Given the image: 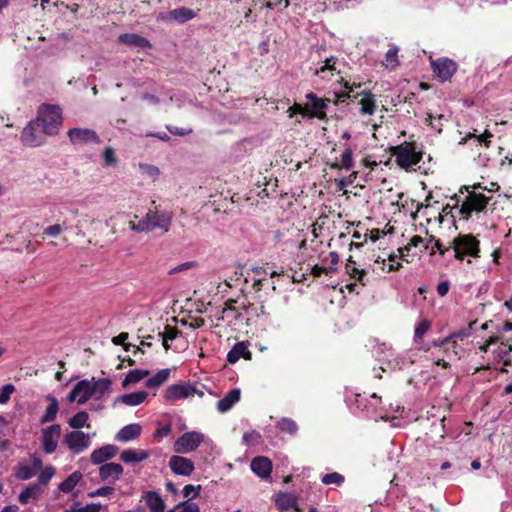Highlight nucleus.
Wrapping results in <instances>:
<instances>
[{
  "instance_id": "1",
  "label": "nucleus",
  "mask_w": 512,
  "mask_h": 512,
  "mask_svg": "<svg viewBox=\"0 0 512 512\" xmlns=\"http://www.w3.org/2000/svg\"><path fill=\"white\" fill-rule=\"evenodd\" d=\"M306 102L304 104L294 103V112H299L302 118H317L319 120L328 121L329 118H339L337 112L332 106H338L340 101L335 99V91L328 92L327 96L319 97L314 92L305 95Z\"/></svg>"
},
{
  "instance_id": "2",
  "label": "nucleus",
  "mask_w": 512,
  "mask_h": 512,
  "mask_svg": "<svg viewBox=\"0 0 512 512\" xmlns=\"http://www.w3.org/2000/svg\"><path fill=\"white\" fill-rule=\"evenodd\" d=\"M390 153L401 169L409 171L422 161L425 151L420 137L412 134L408 140L403 141L399 145L392 146Z\"/></svg>"
},
{
  "instance_id": "3",
  "label": "nucleus",
  "mask_w": 512,
  "mask_h": 512,
  "mask_svg": "<svg viewBox=\"0 0 512 512\" xmlns=\"http://www.w3.org/2000/svg\"><path fill=\"white\" fill-rule=\"evenodd\" d=\"M63 123V110L57 104L43 103L37 109V117L26 128H59Z\"/></svg>"
},
{
  "instance_id": "4",
  "label": "nucleus",
  "mask_w": 512,
  "mask_h": 512,
  "mask_svg": "<svg viewBox=\"0 0 512 512\" xmlns=\"http://www.w3.org/2000/svg\"><path fill=\"white\" fill-rule=\"evenodd\" d=\"M454 250L456 260L463 261L465 257L480 258V241L472 234L459 233L449 245Z\"/></svg>"
},
{
  "instance_id": "5",
  "label": "nucleus",
  "mask_w": 512,
  "mask_h": 512,
  "mask_svg": "<svg viewBox=\"0 0 512 512\" xmlns=\"http://www.w3.org/2000/svg\"><path fill=\"white\" fill-rule=\"evenodd\" d=\"M464 189L467 191V196L459 208V214L462 219L469 220L472 213H481L486 209L491 197H488L481 192L469 190V186H463L460 189V192L463 193Z\"/></svg>"
},
{
  "instance_id": "6",
  "label": "nucleus",
  "mask_w": 512,
  "mask_h": 512,
  "mask_svg": "<svg viewBox=\"0 0 512 512\" xmlns=\"http://www.w3.org/2000/svg\"><path fill=\"white\" fill-rule=\"evenodd\" d=\"M430 66L440 82L450 81L458 70V64L448 57L430 59Z\"/></svg>"
},
{
  "instance_id": "7",
  "label": "nucleus",
  "mask_w": 512,
  "mask_h": 512,
  "mask_svg": "<svg viewBox=\"0 0 512 512\" xmlns=\"http://www.w3.org/2000/svg\"><path fill=\"white\" fill-rule=\"evenodd\" d=\"M203 441V434L192 431L181 435L174 444L177 453H189L195 451Z\"/></svg>"
},
{
  "instance_id": "8",
  "label": "nucleus",
  "mask_w": 512,
  "mask_h": 512,
  "mask_svg": "<svg viewBox=\"0 0 512 512\" xmlns=\"http://www.w3.org/2000/svg\"><path fill=\"white\" fill-rule=\"evenodd\" d=\"M64 443L74 454H80L90 446L91 440L89 434L76 430L64 436Z\"/></svg>"
},
{
  "instance_id": "9",
  "label": "nucleus",
  "mask_w": 512,
  "mask_h": 512,
  "mask_svg": "<svg viewBox=\"0 0 512 512\" xmlns=\"http://www.w3.org/2000/svg\"><path fill=\"white\" fill-rule=\"evenodd\" d=\"M61 435V426L59 424H52L51 426L42 430L41 446L46 454L55 452L58 446V440Z\"/></svg>"
},
{
  "instance_id": "10",
  "label": "nucleus",
  "mask_w": 512,
  "mask_h": 512,
  "mask_svg": "<svg viewBox=\"0 0 512 512\" xmlns=\"http://www.w3.org/2000/svg\"><path fill=\"white\" fill-rule=\"evenodd\" d=\"M58 130H22L20 140L26 147H37L45 143L48 136L56 135Z\"/></svg>"
},
{
  "instance_id": "11",
  "label": "nucleus",
  "mask_w": 512,
  "mask_h": 512,
  "mask_svg": "<svg viewBox=\"0 0 512 512\" xmlns=\"http://www.w3.org/2000/svg\"><path fill=\"white\" fill-rule=\"evenodd\" d=\"M94 396V390L91 386V381H79L68 395V401H77L79 404L86 403L91 397Z\"/></svg>"
},
{
  "instance_id": "12",
  "label": "nucleus",
  "mask_w": 512,
  "mask_h": 512,
  "mask_svg": "<svg viewBox=\"0 0 512 512\" xmlns=\"http://www.w3.org/2000/svg\"><path fill=\"white\" fill-rule=\"evenodd\" d=\"M196 387L188 384H172L165 390L163 395L166 401H177L194 395Z\"/></svg>"
},
{
  "instance_id": "13",
  "label": "nucleus",
  "mask_w": 512,
  "mask_h": 512,
  "mask_svg": "<svg viewBox=\"0 0 512 512\" xmlns=\"http://www.w3.org/2000/svg\"><path fill=\"white\" fill-rule=\"evenodd\" d=\"M338 84H340L343 89L341 90H334L335 91V99L336 101H340V103H345L347 100L354 101L358 98L360 93H354V90L357 88H360L362 84L356 83V82H350L348 80H345L343 77H341L338 81Z\"/></svg>"
},
{
  "instance_id": "14",
  "label": "nucleus",
  "mask_w": 512,
  "mask_h": 512,
  "mask_svg": "<svg viewBox=\"0 0 512 512\" xmlns=\"http://www.w3.org/2000/svg\"><path fill=\"white\" fill-rule=\"evenodd\" d=\"M146 215L150 225L153 226V230L159 228L164 233L170 230L172 223V216L170 213L165 211L149 210Z\"/></svg>"
},
{
  "instance_id": "15",
  "label": "nucleus",
  "mask_w": 512,
  "mask_h": 512,
  "mask_svg": "<svg viewBox=\"0 0 512 512\" xmlns=\"http://www.w3.org/2000/svg\"><path fill=\"white\" fill-rule=\"evenodd\" d=\"M474 132H477L478 130H473ZM493 135L489 132V130H484L482 134L477 135L476 133H467L464 137L461 138L459 141L460 145L466 144L468 145L471 150L474 149V147H485L488 148L491 143V138Z\"/></svg>"
},
{
  "instance_id": "16",
  "label": "nucleus",
  "mask_w": 512,
  "mask_h": 512,
  "mask_svg": "<svg viewBox=\"0 0 512 512\" xmlns=\"http://www.w3.org/2000/svg\"><path fill=\"white\" fill-rule=\"evenodd\" d=\"M239 301L236 299H229L225 302L224 308L221 310L220 315L217 316V320L227 322L229 325H234L242 319V313L239 308L235 306Z\"/></svg>"
},
{
  "instance_id": "17",
  "label": "nucleus",
  "mask_w": 512,
  "mask_h": 512,
  "mask_svg": "<svg viewBox=\"0 0 512 512\" xmlns=\"http://www.w3.org/2000/svg\"><path fill=\"white\" fill-rule=\"evenodd\" d=\"M170 469L177 475L189 476L194 471V463L185 457L173 455L169 459Z\"/></svg>"
},
{
  "instance_id": "18",
  "label": "nucleus",
  "mask_w": 512,
  "mask_h": 512,
  "mask_svg": "<svg viewBox=\"0 0 512 512\" xmlns=\"http://www.w3.org/2000/svg\"><path fill=\"white\" fill-rule=\"evenodd\" d=\"M123 467L121 464L110 462L105 463L99 468V476L101 480L109 483H115L123 474Z\"/></svg>"
},
{
  "instance_id": "19",
  "label": "nucleus",
  "mask_w": 512,
  "mask_h": 512,
  "mask_svg": "<svg viewBox=\"0 0 512 512\" xmlns=\"http://www.w3.org/2000/svg\"><path fill=\"white\" fill-rule=\"evenodd\" d=\"M119 448L116 445L107 444L98 449H95L90 456V460L93 464H105L106 461L114 458L118 453Z\"/></svg>"
},
{
  "instance_id": "20",
  "label": "nucleus",
  "mask_w": 512,
  "mask_h": 512,
  "mask_svg": "<svg viewBox=\"0 0 512 512\" xmlns=\"http://www.w3.org/2000/svg\"><path fill=\"white\" fill-rule=\"evenodd\" d=\"M197 16V12L187 7L175 8L165 15H160L163 20H173L177 23L183 24Z\"/></svg>"
},
{
  "instance_id": "21",
  "label": "nucleus",
  "mask_w": 512,
  "mask_h": 512,
  "mask_svg": "<svg viewBox=\"0 0 512 512\" xmlns=\"http://www.w3.org/2000/svg\"><path fill=\"white\" fill-rule=\"evenodd\" d=\"M272 468L271 460L265 456H257L251 461V470L262 479L270 477Z\"/></svg>"
},
{
  "instance_id": "22",
  "label": "nucleus",
  "mask_w": 512,
  "mask_h": 512,
  "mask_svg": "<svg viewBox=\"0 0 512 512\" xmlns=\"http://www.w3.org/2000/svg\"><path fill=\"white\" fill-rule=\"evenodd\" d=\"M252 357V353L248 349V344L246 342H238L236 343L232 349L227 354V361L230 364L236 363L240 358H244L246 360H250Z\"/></svg>"
},
{
  "instance_id": "23",
  "label": "nucleus",
  "mask_w": 512,
  "mask_h": 512,
  "mask_svg": "<svg viewBox=\"0 0 512 512\" xmlns=\"http://www.w3.org/2000/svg\"><path fill=\"white\" fill-rule=\"evenodd\" d=\"M118 42L121 44L139 47V48H151L152 47L150 41L147 38H145L139 34H135V33L121 34L118 38Z\"/></svg>"
},
{
  "instance_id": "24",
  "label": "nucleus",
  "mask_w": 512,
  "mask_h": 512,
  "mask_svg": "<svg viewBox=\"0 0 512 512\" xmlns=\"http://www.w3.org/2000/svg\"><path fill=\"white\" fill-rule=\"evenodd\" d=\"M338 146L340 148H343V153H342V156H341V162L338 163V162H335L334 164L331 165L332 168H336V169H346V170H349L353 167V147L346 143V142H342V141H339V144Z\"/></svg>"
},
{
  "instance_id": "25",
  "label": "nucleus",
  "mask_w": 512,
  "mask_h": 512,
  "mask_svg": "<svg viewBox=\"0 0 512 512\" xmlns=\"http://www.w3.org/2000/svg\"><path fill=\"white\" fill-rule=\"evenodd\" d=\"M476 322L469 323L468 327L462 328L454 333H452L450 336L444 338L441 340V342L438 344L440 347H443L445 350H448L449 348H456V338L464 339L471 335L472 327Z\"/></svg>"
},
{
  "instance_id": "26",
  "label": "nucleus",
  "mask_w": 512,
  "mask_h": 512,
  "mask_svg": "<svg viewBox=\"0 0 512 512\" xmlns=\"http://www.w3.org/2000/svg\"><path fill=\"white\" fill-rule=\"evenodd\" d=\"M241 397V391L239 388H234L228 391V393L217 402V409L221 413L229 411Z\"/></svg>"
},
{
  "instance_id": "27",
  "label": "nucleus",
  "mask_w": 512,
  "mask_h": 512,
  "mask_svg": "<svg viewBox=\"0 0 512 512\" xmlns=\"http://www.w3.org/2000/svg\"><path fill=\"white\" fill-rule=\"evenodd\" d=\"M142 428L139 424L133 423L124 426L115 436V439L120 442H128L138 438L141 434Z\"/></svg>"
},
{
  "instance_id": "28",
  "label": "nucleus",
  "mask_w": 512,
  "mask_h": 512,
  "mask_svg": "<svg viewBox=\"0 0 512 512\" xmlns=\"http://www.w3.org/2000/svg\"><path fill=\"white\" fill-rule=\"evenodd\" d=\"M149 453L142 449H126L120 454V460L124 463L135 464L148 459Z\"/></svg>"
},
{
  "instance_id": "29",
  "label": "nucleus",
  "mask_w": 512,
  "mask_h": 512,
  "mask_svg": "<svg viewBox=\"0 0 512 512\" xmlns=\"http://www.w3.org/2000/svg\"><path fill=\"white\" fill-rule=\"evenodd\" d=\"M68 136L73 144L98 141L95 130H68Z\"/></svg>"
},
{
  "instance_id": "30",
  "label": "nucleus",
  "mask_w": 512,
  "mask_h": 512,
  "mask_svg": "<svg viewBox=\"0 0 512 512\" xmlns=\"http://www.w3.org/2000/svg\"><path fill=\"white\" fill-rule=\"evenodd\" d=\"M143 498L151 512H164V501L157 492L148 491Z\"/></svg>"
},
{
  "instance_id": "31",
  "label": "nucleus",
  "mask_w": 512,
  "mask_h": 512,
  "mask_svg": "<svg viewBox=\"0 0 512 512\" xmlns=\"http://www.w3.org/2000/svg\"><path fill=\"white\" fill-rule=\"evenodd\" d=\"M359 96H362L359 101L361 113L369 115L373 114L376 109V99L374 94L370 91H362Z\"/></svg>"
},
{
  "instance_id": "32",
  "label": "nucleus",
  "mask_w": 512,
  "mask_h": 512,
  "mask_svg": "<svg viewBox=\"0 0 512 512\" xmlns=\"http://www.w3.org/2000/svg\"><path fill=\"white\" fill-rule=\"evenodd\" d=\"M148 397L146 391H137L121 395L118 399L128 406H136L143 403Z\"/></svg>"
},
{
  "instance_id": "33",
  "label": "nucleus",
  "mask_w": 512,
  "mask_h": 512,
  "mask_svg": "<svg viewBox=\"0 0 512 512\" xmlns=\"http://www.w3.org/2000/svg\"><path fill=\"white\" fill-rule=\"evenodd\" d=\"M356 262L353 260L352 256H349L347 259V263L345 266L346 273L351 277L356 279L359 283H361L363 286H365L364 277L366 276L367 272L364 269H358L355 266Z\"/></svg>"
},
{
  "instance_id": "34",
  "label": "nucleus",
  "mask_w": 512,
  "mask_h": 512,
  "mask_svg": "<svg viewBox=\"0 0 512 512\" xmlns=\"http://www.w3.org/2000/svg\"><path fill=\"white\" fill-rule=\"evenodd\" d=\"M170 376V369L165 368L162 370H159L155 375L150 377L146 383L145 386L149 389H155L163 385Z\"/></svg>"
},
{
  "instance_id": "35",
  "label": "nucleus",
  "mask_w": 512,
  "mask_h": 512,
  "mask_svg": "<svg viewBox=\"0 0 512 512\" xmlns=\"http://www.w3.org/2000/svg\"><path fill=\"white\" fill-rule=\"evenodd\" d=\"M81 479L82 473L80 471H75L71 473L64 481H62L58 488L64 493H69L76 487Z\"/></svg>"
},
{
  "instance_id": "36",
  "label": "nucleus",
  "mask_w": 512,
  "mask_h": 512,
  "mask_svg": "<svg viewBox=\"0 0 512 512\" xmlns=\"http://www.w3.org/2000/svg\"><path fill=\"white\" fill-rule=\"evenodd\" d=\"M268 104H275V107H272V110H284L286 113H288L289 118H293L294 116L299 115V112L293 111L294 104L290 105L289 98L270 99V101H268Z\"/></svg>"
},
{
  "instance_id": "37",
  "label": "nucleus",
  "mask_w": 512,
  "mask_h": 512,
  "mask_svg": "<svg viewBox=\"0 0 512 512\" xmlns=\"http://www.w3.org/2000/svg\"><path fill=\"white\" fill-rule=\"evenodd\" d=\"M48 400L50 401V404L47 406L44 415L41 417L40 422L42 424L54 421L59 409L58 401L55 397L48 396Z\"/></svg>"
},
{
  "instance_id": "38",
  "label": "nucleus",
  "mask_w": 512,
  "mask_h": 512,
  "mask_svg": "<svg viewBox=\"0 0 512 512\" xmlns=\"http://www.w3.org/2000/svg\"><path fill=\"white\" fill-rule=\"evenodd\" d=\"M91 386L94 390L93 397L100 399L110 389L111 381L108 378H100L91 381Z\"/></svg>"
},
{
  "instance_id": "39",
  "label": "nucleus",
  "mask_w": 512,
  "mask_h": 512,
  "mask_svg": "<svg viewBox=\"0 0 512 512\" xmlns=\"http://www.w3.org/2000/svg\"><path fill=\"white\" fill-rule=\"evenodd\" d=\"M150 374L149 370L134 369L128 372L122 381V387L126 388L131 383H137Z\"/></svg>"
},
{
  "instance_id": "40",
  "label": "nucleus",
  "mask_w": 512,
  "mask_h": 512,
  "mask_svg": "<svg viewBox=\"0 0 512 512\" xmlns=\"http://www.w3.org/2000/svg\"><path fill=\"white\" fill-rule=\"evenodd\" d=\"M276 426L281 432H285L290 435H294L298 431L297 423L293 419L287 417L281 418L277 422Z\"/></svg>"
},
{
  "instance_id": "41",
  "label": "nucleus",
  "mask_w": 512,
  "mask_h": 512,
  "mask_svg": "<svg viewBox=\"0 0 512 512\" xmlns=\"http://www.w3.org/2000/svg\"><path fill=\"white\" fill-rule=\"evenodd\" d=\"M40 491L38 484H30L18 496L21 504H27L30 499L35 498Z\"/></svg>"
},
{
  "instance_id": "42",
  "label": "nucleus",
  "mask_w": 512,
  "mask_h": 512,
  "mask_svg": "<svg viewBox=\"0 0 512 512\" xmlns=\"http://www.w3.org/2000/svg\"><path fill=\"white\" fill-rule=\"evenodd\" d=\"M296 504V498L289 493H280L276 498V505L281 510H289Z\"/></svg>"
},
{
  "instance_id": "43",
  "label": "nucleus",
  "mask_w": 512,
  "mask_h": 512,
  "mask_svg": "<svg viewBox=\"0 0 512 512\" xmlns=\"http://www.w3.org/2000/svg\"><path fill=\"white\" fill-rule=\"evenodd\" d=\"M423 243V238L419 235H414L409 243L407 245H405L404 247H401L398 249L399 253H400V257L406 261V262H409V259H408V256H409V251L412 247H418L420 244Z\"/></svg>"
},
{
  "instance_id": "44",
  "label": "nucleus",
  "mask_w": 512,
  "mask_h": 512,
  "mask_svg": "<svg viewBox=\"0 0 512 512\" xmlns=\"http://www.w3.org/2000/svg\"><path fill=\"white\" fill-rule=\"evenodd\" d=\"M397 258H398V256H397V255H395V254H393V253H392V254H390V255L388 256V259H389V261H390L391 263H390V264H388V265H386V263H385V259H381V257H380V256H378V257L375 259V263H379V264H381V265H382V267H381V268H382V270H383V271H385V270H386L387 272L397 271V270H399V269L401 268V266H402L400 262H395Z\"/></svg>"
},
{
  "instance_id": "45",
  "label": "nucleus",
  "mask_w": 512,
  "mask_h": 512,
  "mask_svg": "<svg viewBox=\"0 0 512 512\" xmlns=\"http://www.w3.org/2000/svg\"><path fill=\"white\" fill-rule=\"evenodd\" d=\"M102 505L100 503H91L81 506L79 502L73 503L66 512H100Z\"/></svg>"
},
{
  "instance_id": "46",
  "label": "nucleus",
  "mask_w": 512,
  "mask_h": 512,
  "mask_svg": "<svg viewBox=\"0 0 512 512\" xmlns=\"http://www.w3.org/2000/svg\"><path fill=\"white\" fill-rule=\"evenodd\" d=\"M89 415L86 411H80L69 419L68 424L73 429H80L87 423Z\"/></svg>"
},
{
  "instance_id": "47",
  "label": "nucleus",
  "mask_w": 512,
  "mask_h": 512,
  "mask_svg": "<svg viewBox=\"0 0 512 512\" xmlns=\"http://www.w3.org/2000/svg\"><path fill=\"white\" fill-rule=\"evenodd\" d=\"M139 169L142 175L146 176L152 181H155L160 175L159 168L151 164L139 163Z\"/></svg>"
},
{
  "instance_id": "48",
  "label": "nucleus",
  "mask_w": 512,
  "mask_h": 512,
  "mask_svg": "<svg viewBox=\"0 0 512 512\" xmlns=\"http://www.w3.org/2000/svg\"><path fill=\"white\" fill-rule=\"evenodd\" d=\"M129 228L137 233L153 231V226L150 225L147 215L141 219L138 223L129 221Z\"/></svg>"
},
{
  "instance_id": "49",
  "label": "nucleus",
  "mask_w": 512,
  "mask_h": 512,
  "mask_svg": "<svg viewBox=\"0 0 512 512\" xmlns=\"http://www.w3.org/2000/svg\"><path fill=\"white\" fill-rule=\"evenodd\" d=\"M431 323L427 319L421 320L415 328L414 331V340L417 343H420L423 340L425 333L430 329Z\"/></svg>"
},
{
  "instance_id": "50",
  "label": "nucleus",
  "mask_w": 512,
  "mask_h": 512,
  "mask_svg": "<svg viewBox=\"0 0 512 512\" xmlns=\"http://www.w3.org/2000/svg\"><path fill=\"white\" fill-rule=\"evenodd\" d=\"M344 481V476L338 472L327 473L321 478V482L325 485L335 484L340 486Z\"/></svg>"
},
{
  "instance_id": "51",
  "label": "nucleus",
  "mask_w": 512,
  "mask_h": 512,
  "mask_svg": "<svg viewBox=\"0 0 512 512\" xmlns=\"http://www.w3.org/2000/svg\"><path fill=\"white\" fill-rule=\"evenodd\" d=\"M181 333V331L171 325H165L164 331L158 333V337L162 340H174L178 337V335Z\"/></svg>"
},
{
  "instance_id": "52",
  "label": "nucleus",
  "mask_w": 512,
  "mask_h": 512,
  "mask_svg": "<svg viewBox=\"0 0 512 512\" xmlns=\"http://www.w3.org/2000/svg\"><path fill=\"white\" fill-rule=\"evenodd\" d=\"M66 229H68V226L66 221H64L62 224L56 223L46 227L43 231V234L50 237H57L62 233L63 230Z\"/></svg>"
},
{
  "instance_id": "53",
  "label": "nucleus",
  "mask_w": 512,
  "mask_h": 512,
  "mask_svg": "<svg viewBox=\"0 0 512 512\" xmlns=\"http://www.w3.org/2000/svg\"><path fill=\"white\" fill-rule=\"evenodd\" d=\"M35 472L28 465H19L16 468L15 476L19 480H28L34 476Z\"/></svg>"
},
{
  "instance_id": "54",
  "label": "nucleus",
  "mask_w": 512,
  "mask_h": 512,
  "mask_svg": "<svg viewBox=\"0 0 512 512\" xmlns=\"http://www.w3.org/2000/svg\"><path fill=\"white\" fill-rule=\"evenodd\" d=\"M104 165L107 167L115 166L118 159L115 155V151L112 147H106L103 152Z\"/></svg>"
},
{
  "instance_id": "55",
  "label": "nucleus",
  "mask_w": 512,
  "mask_h": 512,
  "mask_svg": "<svg viewBox=\"0 0 512 512\" xmlns=\"http://www.w3.org/2000/svg\"><path fill=\"white\" fill-rule=\"evenodd\" d=\"M202 487L201 485L194 486L192 484H187L184 486L182 493L185 498H187V501H190L196 497H198Z\"/></svg>"
},
{
  "instance_id": "56",
  "label": "nucleus",
  "mask_w": 512,
  "mask_h": 512,
  "mask_svg": "<svg viewBox=\"0 0 512 512\" xmlns=\"http://www.w3.org/2000/svg\"><path fill=\"white\" fill-rule=\"evenodd\" d=\"M55 474V468L52 467V466H48L46 468H44L39 476H38V481L41 485H47L50 480L52 479V477L54 476Z\"/></svg>"
},
{
  "instance_id": "57",
  "label": "nucleus",
  "mask_w": 512,
  "mask_h": 512,
  "mask_svg": "<svg viewBox=\"0 0 512 512\" xmlns=\"http://www.w3.org/2000/svg\"><path fill=\"white\" fill-rule=\"evenodd\" d=\"M338 59L335 56H331L324 61V64L316 70V74H323L326 71H335L336 63Z\"/></svg>"
},
{
  "instance_id": "58",
  "label": "nucleus",
  "mask_w": 512,
  "mask_h": 512,
  "mask_svg": "<svg viewBox=\"0 0 512 512\" xmlns=\"http://www.w3.org/2000/svg\"><path fill=\"white\" fill-rule=\"evenodd\" d=\"M115 489L112 486H104L100 487L94 491H91L87 494L88 497L94 498V497H106L110 496L114 493Z\"/></svg>"
},
{
  "instance_id": "59",
  "label": "nucleus",
  "mask_w": 512,
  "mask_h": 512,
  "mask_svg": "<svg viewBox=\"0 0 512 512\" xmlns=\"http://www.w3.org/2000/svg\"><path fill=\"white\" fill-rule=\"evenodd\" d=\"M337 270V268L335 267H332V266H329V267H324V266H319L318 264L314 265L311 269V274L314 276V277H320L322 274H332L334 273L335 271Z\"/></svg>"
},
{
  "instance_id": "60",
  "label": "nucleus",
  "mask_w": 512,
  "mask_h": 512,
  "mask_svg": "<svg viewBox=\"0 0 512 512\" xmlns=\"http://www.w3.org/2000/svg\"><path fill=\"white\" fill-rule=\"evenodd\" d=\"M15 388L12 384L4 385L0 390V404H5L9 401L11 394L14 392Z\"/></svg>"
},
{
  "instance_id": "61",
  "label": "nucleus",
  "mask_w": 512,
  "mask_h": 512,
  "mask_svg": "<svg viewBox=\"0 0 512 512\" xmlns=\"http://www.w3.org/2000/svg\"><path fill=\"white\" fill-rule=\"evenodd\" d=\"M129 334L127 332H121L117 336L112 338V342L115 345H122L125 351H129V348L131 347L130 343H126V340L128 339Z\"/></svg>"
},
{
  "instance_id": "62",
  "label": "nucleus",
  "mask_w": 512,
  "mask_h": 512,
  "mask_svg": "<svg viewBox=\"0 0 512 512\" xmlns=\"http://www.w3.org/2000/svg\"><path fill=\"white\" fill-rule=\"evenodd\" d=\"M177 508H181V512H201L198 504L190 501L180 502Z\"/></svg>"
},
{
  "instance_id": "63",
  "label": "nucleus",
  "mask_w": 512,
  "mask_h": 512,
  "mask_svg": "<svg viewBox=\"0 0 512 512\" xmlns=\"http://www.w3.org/2000/svg\"><path fill=\"white\" fill-rule=\"evenodd\" d=\"M290 5V1L289 0H268L265 4H264V7L270 9V10H274L280 6H283L284 8H287L289 7Z\"/></svg>"
},
{
  "instance_id": "64",
  "label": "nucleus",
  "mask_w": 512,
  "mask_h": 512,
  "mask_svg": "<svg viewBox=\"0 0 512 512\" xmlns=\"http://www.w3.org/2000/svg\"><path fill=\"white\" fill-rule=\"evenodd\" d=\"M385 60L388 64H397L398 62V49L396 47L390 48L385 55Z\"/></svg>"
}]
</instances>
